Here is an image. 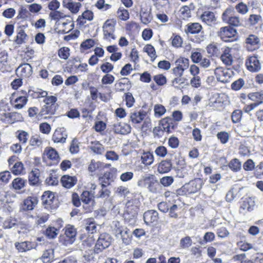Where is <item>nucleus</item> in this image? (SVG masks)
<instances>
[{
    "instance_id": "obj_1",
    "label": "nucleus",
    "mask_w": 263,
    "mask_h": 263,
    "mask_svg": "<svg viewBox=\"0 0 263 263\" xmlns=\"http://www.w3.org/2000/svg\"><path fill=\"white\" fill-rule=\"evenodd\" d=\"M57 97H50L43 100L45 104L40 110L36 106L29 107L27 110L28 117L36 122L42 119L47 120L51 118L55 114L59 107V105L57 103Z\"/></svg>"
},
{
    "instance_id": "obj_2",
    "label": "nucleus",
    "mask_w": 263,
    "mask_h": 263,
    "mask_svg": "<svg viewBox=\"0 0 263 263\" xmlns=\"http://www.w3.org/2000/svg\"><path fill=\"white\" fill-rule=\"evenodd\" d=\"M21 115L16 112H10V107L8 103L0 101V121L5 123L13 124L20 121Z\"/></svg>"
},
{
    "instance_id": "obj_3",
    "label": "nucleus",
    "mask_w": 263,
    "mask_h": 263,
    "mask_svg": "<svg viewBox=\"0 0 263 263\" xmlns=\"http://www.w3.org/2000/svg\"><path fill=\"white\" fill-rule=\"evenodd\" d=\"M203 185L202 179L195 178L188 183L184 184L181 187L177 190V194L180 196L194 194L198 192Z\"/></svg>"
},
{
    "instance_id": "obj_4",
    "label": "nucleus",
    "mask_w": 263,
    "mask_h": 263,
    "mask_svg": "<svg viewBox=\"0 0 263 263\" xmlns=\"http://www.w3.org/2000/svg\"><path fill=\"white\" fill-rule=\"evenodd\" d=\"M138 184L140 186L146 187L148 191L153 193H157L161 189L159 182L153 174H149L143 176L139 180Z\"/></svg>"
},
{
    "instance_id": "obj_5",
    "label": "nucleus",
    "mask_w": 263,
    "mask_h": 263,
    "mask_svg": "<svg viewBox=\"0 0 263 263\" xmlns=\"http://www.w3.org/2000/svg\"><path fill=\"white\" fill-rule=\"evenodd\" d=\"M217 36L225 43L236 41L238 39L237 30L231 26L221 27L217 32Z\"/></svg>"
},
{
    "instance_id": "obj_6",
    "label": "nucleus",
    "mask_w": 263,
    "mask_h": 263,
    "mask_svg": "<svg viewBox=\"0 0 263 263\" xmlns=\"http://www.w3.org/2000/svg\"><path fill=\"white\" fill-rule=\"evenodd\" d=\"M28 95L25 90H17L13 92L11 97L10 102L13 107L16 109L23 108L27 103Z\"/></svg>"
},
{
    "instance_id": "obj_7",
    "label": "nucleus",
    "mask_w": 263,
    "mask_h": 263,
    "mask_svg": "<svg viewBox=\"0 0 263 263\" xmlns=\"http://www.w3.org/2000/svg\"><path fill=\"white\" fill-rule=\"evenodd\" d=\"M42 158L43 162L48 166H56L61 160L58 151L52 147L45 148Z\"/></svg>"
},
{
    "instance_id": "obj_8",
    "label": "nucleus",
    "mask_w": 263,
    "mask_h": 263,
    "mask_svg": "<svg viewBox=\"0 0 263 263\" xmlns=\"http://www.w3.org/2000/svg\"><path fill=\"white\" fill-rule=\"evenodd\" d=\"M64 233L59 237V241L64 246L72 244L76 240L77 230L74 226L67 224L64 229Z\"/></svg>"
},
{
    "instance_id": "obj_9",
    "label": "nucleus",
    "mask_w": 263,
    "mask_h": 263,
    "mask_svg": "<svg viewBox=\"0 0 263 263\" xmlns=\"http://www.w3.org/2000/svg\"><path fill=\"white\" fill-rule=\"evenodd\" d=\"M248 99L253 102L245 105L243 110L246 113H249L259 105L263 104V90L250 92L248 94Z\"/></svg>"
},
{
    "instance_id": "obj_10",
    "label": "nucleus",
    "mask_w": 263,
    "mask_h": 263,
    "mask_svg": "<svg viewBox=\"0 0 263 263\" xmlns=\"http://www.w3.org/2000/svg\"><path fill=\"white\" fill-rule=\"evenodd\" d=\"M233 11L230 8H227L222 13L221 19L228 26L232 27H239L242 25V21L239 16L233 15Z\"/></svg>"
},
{
    "instance_id": "obj_11",
    "label": "nucleus",
    "mask_w": 263,
    "mask_h": 263,
    "mask_svg": "<svg viewBox=\"0 0 263 263\" xmlns=\"http://www.w3.org/2000/svg\"><path fill=\"white\" fill-rule=\"evenodd\" d=\"M42 204L48 210H54L59 207V201L55 193L50 191H45L41 196Z\"/></svg>"
},
{
    "instance_id": "obj_12",
    "label": "nucleus",
    "mask_w": 263,
    "mask_h": 263,
    "mask_svg": "<svg viewBox=\"0 0 263 263\" xmlns=\"http://www.w3.org/2000/svg\"><path fill=\"white\" fill-rule=\"evenodd\" d=\"M111 243V237L109 235L103 233L99 235L95 244L93 252L96 254L102 252L104 249L107 248Z\"/></svg>"
},
{
    "instance_id": "obj_13",
    "label": "nucleus",
    "mask_w": 263,
    "mask_h": 263,
    "mask_svg": "<svg viewBox=\"0 0 263 263\" xmlns=\"http://www.w3.org/2000/svg\"><path fill=\"white\" fill-rule=\"evenodd\" d=\"M178 127L177 124L171 119V117L167 116L162 118L159 121L158 128L160 129H158V131L161 130L162 132L170 134L174 132Z\"/></svg>"
},
{
    "instance_id": "obj_14",
    "label": "nucleus",
    "mask_w": 263,
    "mask_h": 263,
    "mask_svg": "<svg viewBox=\"0 0 263 263\" xmlns=\"http://www.w3.org/2000/svg\"><path fill=\"white\" fill-rule=\"evenodd\" d=\"M214 73L218 81L223 83L230 82L233 76V71L230 68H224L222 67H217Z\"/></svg>"
},
{
    "instance_id": "obj_15",
    "label": "nucleus",
    "mask_w": 263,
    "mask_h": 263,
    "mask_svg": "<svg viewBox=\"0 0 263 263\" xmlns=\"http://www.w3.org/2000/svg\"><path fill=\"white\" fill-rule=\"evenodd\" d=\"M116 25V21L115 19H108L103 24V32L104 39L105 40H115V36L114 32L115 30V26Z\"/></svg>"
},
{
    "instance_id": "obj_16",
    "label": "nucleus",
    "mask_w": 263,
    "mask_h": 263,
    "mask_svg": "<svg viewBox=\"0 0 263 263\" xmlns=\"http://www.w3.org/2000/svg\"><path fill=\"white\" fill-rule=\"evenodd\" d=\"M245 65L247 70L251 72H257L261 68V63L255 55L248 57L246 60Z\"/></svg>"
},
{
    "instance_id": "obj_17",
    "label": "nucleus",
    "mask_w": 263,
    "mask_h": 263,
    "mask_svg": "<svg viewBox=\"0 0 263 263\" xmlns=\"http://www.w3.org/2000/svg\"><path fill=\"white\" fill-rule=\"evenodd\" d=\"M246 48L249 51H254L259 48L260 40L255 34H250L245 40Z\"/></svg>"
},
{
    "instance_id": "obj_18",
    "label": "nucleus",
    "mask_w": 263,
    "mask_h": 263,
    "mask_svg": "<svg viewBox=\"0 0 263 263\" xmlns=\"http://www.w3.org/2000/svg\"><path fill=\"white\" fill-rule=\"evenodd\" d=\"M32 72V67L28 63L21 64L15 70L17 76L22 79L29 78L31 76Z\"/></svg>"
},
{
    "instance_id": "obj_19",
    "label": "nucleus",
    "mask_w": 263,
    "mask_h": 263,
    "mask_svg": "<svg viewBox=\"0 0 263 263\" xmlns=\"http://www.w3.org/2000/svg\"><path fill=\"white\" fill-rule=\"evenodd\" d=\"M67 137V131L64 127H58L54 131L51 139L54 143H64Z\"/></svg>"
},
{
    "instance_id": "obj_20",
    "label": "nucleus",
    "mask_w": 263,
    "mask_h": 263,
    "mask_svg": "<svg viewBox=\"0 0 263 263\" xmlns=\"http://www.w3.org/2000/svg\"><path fill=\"white\" fill-rule=\"evenodd\" d=\"M15 249L20 253H24L35 249L37 246L36 243L31 241H24L16 242L14 243Z\"/></svg>"
},
{
    "instance_id": "obj_21",
    "label": "nucleus",
    "mask_w": 263,
    "mask_h": 263,
    "mask_svg": "<svg viewBox=\"0 0 263 263\" xmlns=\"http://www.w3.org/2000/svg\"><path fill=\"white\" fill-rule=\"evenodd\" d=\"M38 203V199L36 197L28 196L25 199L21 204V210L22 211H31L34 209Z\"/></svg>"
},
{
    "instance_id": "obj_22",
    "label": "nucleus",
    "mask_w": 263,
    "mask_h": 263,
    "mask_svg": "<svg viewBox=\"0 0 263 263\" xmlns=\"http://www.w3.org/2000/svg\"><path fill=\"white\" fill-rule=\"evenodd\" d=\"M219 57L224 65L227 66H231L234 61L233 57L232 54V48L229 47H226Z\"/></svg>"
},
{
    "instance_id": "obj_23",
    "label": "nucleus",
    "mask_w": 263,
    "mask_h": 263,
    "mask_svg": "<svg viewBox=\"0 0 263 263\" xmlns=\"http://www.w3.org/2000/svg\"><path fill=\"white\" fill-rule=\"evenodd\" d=\"M147 116V112L143 110H135L130 114V121L133 125L142 123Z\"/></svg>"
},
{
    "instance_id": "obj_24",
    "label": "nucleus",
    "mask_w": 263,
    "mask_h": 263,
    "mask_svg": "<svg viewBox=\"0 0 263 263\" xmlns=\"http://www.w3.org/2000/svg\"><path fill=\"white\" fill-rule=\"evenodd\" d=\"M158 213L155 210H148L143 214L144 221L147 225L156 223L158 221Z\"/></svg>"
},
{
    "instance_id": "obj_25",
    "label": "nucleus",
    "mask_w": 263,
    "mask_h": 263,
    "mask_svg": "<svg viewBox=\"0 0 263 263\" xmlns=\"http://www.w3.org/2000/svg\"><path fill=\"white\" fill-rule=\"evenodd\" d=\"M140 17L141 22L143 24L145 25L149 24L153 18L151 9L147 6L142 7L140 11Z\"/></svg>"
},
{
    "instance_id": "obj_26",
    "label": "nucleus",
    "mask_w": 263,
    "mask_h": 263,
    "mask_svg": "<svg viewBox=\"0 0 263 263\" xmlns=\"http://www.w3.org/2000/svg\"><path fill=\"white\" fill-rule=\"evenodd\" d=\"M202 22L208 26H212L217 23V18L213 12L205 11L200 16Z\"/></svg>"
},
{
    "instance_id": "obj_27",
    "label": "nucleus",
    "mask_w": 263,
    "mask_h": 263,
    "mask_svg": "<svg viewBox=\"0 0 263 263\" xmlns=\"http://www.w3.org/2000/svg\"><path fill=\"white\" fill-rule=\"evenodd\" d=\"M28 182L31 186H37L41 183L40 171L34 168L28 173Z\"/></svg>"
},
{
    "instance_id": "obj_28",
    "label": "nucleus",
    "mask_w": 263,
    "mask_h": 263,
    "mask_svg": "<svg viewBox=\"0 0 263 263\" xmlns=\"http://www.w3.org/2000/svg\"><path fill=\"white\" fill-rule=\"evenodd\" d=\"M78 180L76 176H71L69 175H63L61 178L62 185L66 189H70L77 183Z\"/></svg>"
},
{
    "instance_id": "obj_29",
    "label": "nucleus",
    "mask_w": 263,
    "mask_h": 263,
    "mask_svg": "<svg viewBox=\"0 0 263 263\" xmlns=\"http://www.w3.org/2000/svg\"><path fill=\"white\" fill-rule=\"evenodd\" d=\"M62 4L64 8L68 9L73 14H77L82 6L80 3L74 2L72 0H63Z\"/></svg>"
},
{
    "instance_id": "obj_30",
    "label": "nucleus",
    "mask_w": 263,
    "mask_h": 263,
    "mask_svg": "<svg viewBox=\"0 0 263 263\" xmlns=\"http://www.w3.org/2000/svg\"><path fill=\"white\" fill-rule=\"evenodd\" d=\"M255 205L254 201L251 197L242 199L239 207V212L252 211Z\"/></svg>"
},
{
    "instance_id": "obj_31",
    "label": "nucleus",
    "mask_w": 263,
    "mask_h": 263,
    "mask_svg": "<svg viewBox=\"0 0 263 263\" xmlns=\"http://www.w3.org/2000/svg\"><path fill=\"white\" fill-rule=\"evenodd\" d=\"M138 202L136 200L132 199L126 204L125 212L127 214L134 217L138 214L139 210Z\"/></svg>"
},
{
    "instance_id": "obj_32",
    "label": "nucleus",
    "mask_w": 263,
    "mask_h": 263,
    "mask_svg": "<svg viewBox=\"0 0 263 263\" xmlns=\"http://www.w3.org/2000/svg\"><path fill=\"white\" fill-rule=\"evenodd\" d=\"M94 14L90 10H86L81 15H79L77 20L78 24L83 26L86 23V21H91L93 19Z\"/></svg>"
},
{
    "instance_id": "obj_33",
    "label": "nucleus",
    "mask_w": 263,
    "mask_h": 263,
    "mask_svg": "<svg viewBox=\"0 0 263 263\" xmlns=\"http://www.w3.org/2000/svg\"><path fill=\"white\" fill-rule=\"evenodd\" d=\"M130 82L128 78L124 77L118 81L115 85L116 91L117 92H124L129 90Z\"/></svg>"
},
{
    "instance_id": "obj_34",
    "label": "nucleus",
    "mask_w": 263,
    "mask_h": 263,
    "mask_svg": "<svg viewBox=\"0 0 263 263\" xmlns=\"http://www.w3.org/2000/svg\"><path fill=\"white\" fill-rule=\"evenodd\" d=\"M28 96H30L32 99H38L41 98H44L45 100L47 98L50 97H55V96H48V92L42 90V89H37L36 90L29 89L27 92Z\"/></svg>"
},
{
    "instance_id": "obj_35",
    "label": "nucleus",
    "mask_w": 263,
    "mask_h": 263,
    "mask_svg": "<svg viewBox=\"0 0 263 263\" xmlns=\"http://www.w3.org/2000/svg\"><path fill=\"white\" fill-rule=\"evenodd\" d=\"M84 229L86 233L93 234L97 232V224L93 218H88L84 220Z\"/></svg>"
},
{
    "instance_id": "obj_36",
    "label": "nucleus",
    "mask_w": 263,
    "mask_h": 263,
    "mask_svg": "<svg viewBox=\"0 0 263 263\" xmlns=\"http://www.w3.org/2000/svg\"><path fill=\"white\" fill-rule=\"evenodd\" d=\"M114 130L116 134L127 135L130 132L131 127L127 123H119L114 125Z\"/></svg>"
},
{
    "instance_id": "obj_37",
    "label": "nucleus",
    "mask_w": 263,
    "mask_h": 263,
    "mask_svg": "<svg viewBox=\"0 0 263 263\" xmlns=\"http://www.w3.org/2000/svg\"><path fill=\"white\" fill-rule=\"evenodd\" d=\"M202 29V25L199 23H190L186 25L185 31L187 34H197Z\"/></svg>"
},
{
    "instance_id": "obj_38",
    "label": "nucleus",
    "mask_w": 263,
    "mask_h": 263,
    "mask_svg": "<svg viewBox=\"0 0 263 263\" xmlns=\"http://www.w3.org/2000/svg\"><path fill=\"white\" fill-rule=\"evenodd\" d=\"M172 168V163L170 160H162L158 165L157 171L160 174L169 172Z\"/></svg>"
},
{
    "instance_id": "obj_39",
    "label": "nucleus",
    "mask_w": 263,
    "mask_h": 263,
    "mask_svg": "<svg viewBox=\"0 0 263 263\" xmlns=\"http://www.w3.org/2000/svg\"><path fill=\"white\" fill-rule=\"evenodd\" d=\"M89 233H84L80 234V240L82 241L83 246L90 247L92 246L95 241L93 236Z\"/></svg>"
},
{
    "instance_id": "obj_40",
    "label": "nucleus",
    "mask_w": 263,
    "mask_h": 263,
    "mask_svg": "<svg viewBox=\"0 0 263 263\" xmlns=\"http://www.w3.org/2000/svg\"><path fill=\"white\" fill-rule=\"evenodd\" d=\"M110 166V164H105L100 161L95 162L94 160H91L88 166V170L91 172L96 171H101L105 168L109 167Z\"/></svg>"
},
{
    "instance_id": "obj_41",
    "label": "nucleus",
    "mask_w": 263,
    "mask_h": 263,
    "mask_svg": "<svg viewBox=\"0 0 263 263\" xmlns=\"http://www.w3.org/2000/svg\"><path fill=\"white\" fill-rule=\"evenodd\" d=\"M58 26L59 27V33L65 34L69 32L73 29L74 25L70 21L66 20L65 22L59 23Z\"/></svg>"
},
{
    "instance_id": "obj_42",
    "label": "nucleus",
    "mask_w": 263,
    "mask_h": 263,
    "mask_svg": "<svg viewBox=\"0 0 263 263\" xmlns=\"http://www.w3.org/2000/svg\"><path fill=\"white\" fill-rule=\"evenodd\" d=\"M89 148L97 155H102L105 151L104 146L97 140L90 142Z\"/></svg>"
},
{
    "instance_id": "obj_43",
    "label": "nucleus",
    "mask_w": 263,
    "mask_h": 263,
    "mask_svg": "<svg viewBox=\"0 0 263 263\" xmlns=\"http://www.w3.org/2000/svg\"><path fill=\"white\" fill-rule=\"evenodd\" d=\"M141 163L145 166L151 165L154 161V157L152 153L150 152H144L140 157Z\"/></svg>"
},
{
    "instance_id": "obj_44",
    "label": "nucleus",
    "mask_w": 263,
    "mask_h": 263,
    "mask_svg": "<svg viewBox=\"0 0 263 263\" xmlns=\"http://www.w3.org/2000/svg\"><path fill=\"white\" fill-rule=\"evenodd\" d=\"M206 50L211 57H219L221 53L218 46L215 43L209 44L206 47Z\"/></svg>"
},
{
    "instance_id": "obj_45",
    "label": "nucleus",
    "mask_w": 263,
    "mask_h": 263,
    "mask_svg": "<svg viewBox=\"0 0 263 263\" xmlns=\"http://www.w3.org/2000/svg\"><path fill=\"white\" fill-rule=\"evenodd\" d=\"M190 66V61L187 58L180 57L175 62V67L186 70Z\"/></svg>"
},
{
    "instance_id": "obj_46",
    "label": "nucleus",
    "mask_w": 263,
    "mask_h": 263,
    "mask_svg": "<svg viewBox=\"0 0 263 263\" xmlns=\"http://www.w3.org/2000/svg\"><path fill=\"white\" fill-rule=\"evenodd\" d=\"M112 177L113 174L110 171L105 172L102 176L100 177L99 179L101 181L102 187L104 188L109 185L112 181Z\"/></svg>"
},
{
    "instance_id": "obj_47",
    "label": "nucleus",
    "mask_w": 263,
    "mask_h": 263,
    "mask_svg": "<svg viewBox=\"0 0 263 263\" xmlns=\"http://www.w3.org/2000/svg\"><path fill=\"white\" fill-rule=\"evenodd\" d=\"M26 180L21 177H17L12 181L11 187L15 191L21 190L26 186Z\"/></svg>"
},
{
    "instance_id": "obj_48",
    "label": "nucleus",
    "mask_w": 263,
    "mask_h": 263,
    "mask_svg": "<svg viewBox=\"0 0 263 263\" xmlns=\"http://www.w3.org/2000/svg\"><path fill=\"white\" fill-rule=\"evenodd\" d=\"M15 137L20 143L25 145L28 141L29 134L25 130H18L15 132Z\"/></svg>"
},
{
    "instance_id": "obj_49",
    "label": "nucleus",
    "mask_w": 263,
    "mask_h": 263,
    "mask_svg": "<svg viewBox=\"0 0 263 263\" xmlns=\"http://www.w3.org/2000/svg\"><path fill=\"white\" fill-rule=\"evenodd\" d=\"M174 77L175 78L171 81L172 86L177 89L183 87V86L186 82L187 79L183 76Z\"/></svg>"
},
{
    "instance_id": "obj_50",
    "label": "nucleus",
    "mask_w": 263,
    "mask_h": 263,
    "mask_svg": "<svg viewBox=\"0 0 263 263\" xmlns=\"http://www.w3.org/2000/svg\"><path fill=\"white\" fill-rule=\"evenodd\" d=\"M248 23L250 26L254 27L262 22V18L260 14H250L247 20Z\"/></svg>"
},
{
    "instance_id": "obj_51",
    "label": "nucleus",
    "mask_w": 263,
    "mask_h": 263,
    "mask_svg": "<svg viewBox=\"0 0 263 263\" xmlns=\"http://www.w3.org/2000/svg\"><path fill=\"white\" fill-rule=\"evenodd\" d=\"M29 145L33 148H37L43 145V141L40 135L35 134L31 136L29 139Z\"/></svg>"
},
{
    "instance_id": "obj_52",
    "label": "nucleus",
    "mask_w": 263,
    "mask_h": 263,
    "mask_svg": "<svg viewBox=\"0 0 263 263\" xmlns=\"http://www.w3.org/2000/svg\"><path fill=\"white\" fill-rule=\"evenodd\" d=\"M41 260L44 263H51L54 260V251L52 249H48L45 250L42 257Z\"/></svg>"
},
{
    "instance_id": "obj_53",
    "label": "nucleus",
    "mask_w": 263,
    "mask_h": 263,
    "mask_svg": "<svg viewBox=\"0 0 263 263\" xmlns=\"http://www.w3.org/2000/svg\"><path fill=\"white\" fill-rule=\"evenodd\" d=\"M240 189L232 188L227 194L226 200L228 202H231L236 198H239Z\"/></svg>"
},
{
    "instance_id": "obj_54",
    "label": "nucleus",
    "mask_w": 263,
    "mask_h": 263,
    "mask_svg": "<svg viewBox=\"0 0 263 263\" xmlns=\"http://www.w3.org/2000/svg\"><path fill=\"white\" fill-rule=\"evenodd\" d=\"M122 99L125 102V105L128 108L132 107L135 103L134 97L129 92H125L122 97Z\"/></svg>"
},
{
    "instance_id": "obj_55",
    "label": "nucleus",
    "mask_w": 263,
    "mask_h": 263,
    "mask_svg": "<svg viewBox=\"0 0 263 263\" xmlns=\"http://www.w3.org/2000/svg\"><path fill=\"white\" fill-rule=\"evenodd\" d=\"M154 112L155 117L159 118L165 114L166 109L163 105L157 104L154 106Z\"/></svg>"
},
{
    "instance_id": "obj_56",
    "label": "nucleus",
    "mask_w": 263,
    "mask_h": 263,
    "mask_svg": "<svg viewBox=\"0 0 263 263\" xmlns=\"http://www.w3.org/2000/svg\"><path fill=\"white\" fill-rule=\"evenodd\" d=\"M143 51L147 53L151 58L152 61H154L157 58L156 52L154 47L151 44H147L143 48Z\"/></svg>"
},
{
    "instance_id": "obj_57",
    "label": "nucleus",
    "mask_w": 263,
    "mask_h": 263,
    "mask_svg": "<svg viewBox=\"0 0 263 263\" xmlns=\"http://www.w3.org/2000/svg\"><path fill=\"white\" fill-rule=\"evenodd\" d=\"M66 15L60 11H51L49 14V17L51 20L56 21V23L60 20L65 18Z\"/></svg>"
},
{
    "instance_id": "obj_58",
    "label": "nucleus",
    "mask_w": 263,
    "mask_h": 263,
    "mask_svg": "<svg viewBox=\"0 0 263 263\" xmlns=\"http://www.w3.org/2000/svg\"><path fill=\"white\" fill-rule=\"evenodd\" d=\"M93 194L88 191H83L81 195V199L85 204H89L91 201H93Z\"/></svg>"
},
{
    "instance_id": "obj_59",
    "label": "nucleus",
    "mask_w": 263,
    "mask_h": 263,
    "mask_svg": "<svg viewBox=\"0 0 263 263\" xmlns=\"http://www.w3.org/2000/svg\"><path fill=\"white\" fill-rule=\"evenodd\" d=\"M27 37V34L24 30L21 29L17 33V35L14 40V42L16 44L21 45L25 42Z\"/></svg>"
},
{
    "instance_id": "obj_60",
    "label": "nucleus",
    "mask_w": 263,
    "mask_h": 263,
    "mask_svg": "<svg viewBox=\"0 0 263 263\" xmlns=\"http://www.w3.org/2000/svg\"><path fill=\"white\" fill-rule=\"evenodd\" d=\"M237 246L239 249L243 252H246L253 249V245L245 240H239L236 242Z\"/></svg>"
},
{
    "instance_id": "obj_61",
    "label": "nucleus",
    "mask_w": 263,
    "mask_h": 263,
    "mask_svg": "<svg viewBox=\"0 0 263 263\" xmlns=\"http://www.w3.org/2000/svg\"><path fill=\"white\" fill-rule=\"evenodd\" d=\"M95 45V40L92 39H88L84 41L80 45L81 51L88 50L93 47Z\"/></svg>"
},
{
    "instance_id": "obj_62",
    "label": "nucleus",
    "mask_w": 263,
    "mask_h": 263,
    "mask_svg": "<svg viewBox=\"0 0 263 263\" xmlns=\"http://www.w3.org/2000/svg\"><path fill=\"white\" fill-rule=\"evenodd\" d=\"M153 80L159 86L164 85L167 83L166 77L163 74H158L153 77Z\"/></svg>"
},
{
    "instance_id": "obj_63",
    "label": "nucleus",
    "mask_w": 263,
    "mask_h": 263,
    "mask_svg": "<svg viewBox=\"0 0 263 263\" xmlns=\"http://www.w3.org/2000/svg\"><path fill=\"white\" fill-rule=\"evenodd\" d=\"M24 170V165L22 162H16L11 168V172L15 175H19L23 173Z\"/></svg>"
},
{
    "instance_id": "obj_64",
    "label": "nucleus",
    "mask_w": 263,
    "mask_h": 263,
    "mask_svg": "<svg viewBox=\"0 0 263 263\" xmlns=\"http://www.w3.org/2000/svg\"><path fill=\"white\" fill-rule=\"evenodd\" d=\"M58 182V177L55 173H50L45 180L46 184L48 185H56Z\"/></svg>"
}]
</instances>
